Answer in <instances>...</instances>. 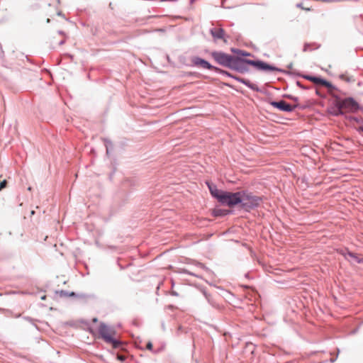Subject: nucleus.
Listing matches in <instances>:
<instances>
[{
	"mask_svg": "<svg viewBox=\"0 0 363 363\" xmlns=\"http://www.w3.org/2000/svg\"><path fill=\"white\" fill-rule=\"evenodd\" d=\"M213 60L220 65L228 67L238 72H243L242 58L235 57L221 51H213L211 53Z\"/></svg>",
	"mask_w": 363,
	"mask_h": 363,
	"instance_id": "obj_1",
	"label": "nucleus"
},
{
	"mask_svg": "<svg viewBox=\"0 0 363 363\" xmlns=\"http://www.w3.org/2000/svg\"><path fill=\"white\" fill-rule=\"evenodd\" d=\"M333 97L335 99V105L337 108L336 116L343 114L342 110L354 111L358 108V104L351 97L342 99L335 94Z\"/></svg>",
	"mask_w": 363,
	"mask_h": 363,
	"instance_id": "obj_2",
	"label": "nucleus"
},
{
	"mask_svg": "<svg viewBox=\"0 0 363 363\" xmlns=\"http://www.w3.org/2000/svg\"><path fill=\"white\" fill-rule=\"evenodd\" d=\"M243 67L245 69L242 73L247 72L249 71L248 65H252L256 67L259 70H264L267 72H281V69L274 67L273 65H269L264 62L260 60H252L247 59H243Z\"/></svg>",
	"mask_w": 363,
	"mask_h": 363,
	"instance_id": "obj_3",
	"label": "nucleus"
},
{
	"mask_svg": "<svg viewBox=\"0 0 363 363\" xmlns=\"http://www.w3.org/2000/svg\"><path fill=\"white\" fill-rule=\"evenodd\" d=\"M98 331L101 337L106 342L111 343L115 348H117L119 346L120 342L113 337L116 333L115 330L113 328L101 323L99 327Z\"/></svg>",
	"mask_w": 363,
	"mask_h": 363,
	"instance_id": "obj_4",
	"label": "nucleus"
},
{
	"mask_svg": "<svg viewBox=\"0 0 363 363\" xmlns=\"http://www.w3.org/2000/svg\"><path fill=\"white\" fill-rule=\"evenodd\" d=\"M242 192L235 193L224 191L222 196H219V201L223 204L233 207L238 203H241Z\"/></svg>",
	"mask_w": 363,
	"mask_h": 363,
	"instance_id": "obj_5",
	"label": "nucleus"
},
{
	"mask_svg": "<svg viewBox=\"0 0 363 363\" xmlns=\"http://www.w3.org/2000/svg\"><path fill=\"white\" fill-rule=\"evenodd\" d=\"M192 63L197 67H201L203 69L213 70L215 72L221 73L223 75H227L228 77H231L232 74L225 70H222L218 67H214L211 65L208 61L199 57H194L191 59Z\"/></svg>",
	"mask_w": 363,
	"mask_h": 363,
	"instance_id": "obj_6",
	"label": "nucleus"
},
{
	"mask_svg": "<svg viewBox=\"0 0 363 363\" xmlns=\"http://www.w3.org/2000/svg\"><path fill=\"white\" fill-rule=\"evenodd\" d=\"M241 205L242 207L248 210L257 206L260 202V198L252 194H245L242 193Z\"/></svg>",
	"mask_w": 363,
	"mask_h": 363,
	"instance_id": "obj_7",
	"label": "nucleus"
},
{
	"mask_svg": "<svg viewBox=\"0 0 363 363\" xmlns=\"http://www.w3.org/2000/svg\"><path fill=\"white\" fill-rule=\"evenodd\" d=\"M304 78L313 82L315 84H319L327 87L328 89V92L333 96H335V91H337V89L335 86H333L330 82L320 77L309 75L305 76Z\"/></svg>",
	"mask_w": 363,
	"mask_h": 363,
	"instance_id": "obj_8",
	"label": "nucleus"
},
{
	"mask_svg": "<svg viewBox=\"0 0 363 363\" xmlns=\"http://www.w3.org/2000/svg\"><path fill=\"white\" fill-rule=\"evenodd\" d=\"M209 31L211 36L213 37L214 42L221 40L224 43H228L229 36L225 33L224 29L220 26L212 27Z\"/></svg>",
	"mask_w": 363,
	"mask_h": 363,
	"instance_id": "obj_9",
	"label": "nucleus"
},
{
	"mask_svg": "<svg viewBox=\"0 0 363 363\" xmlns=\"http://www.w3.org/2000/svg\"><path fill=\"white\" fill-rule=\"evenodd\" d=\"M270 104L273 107L285 112H291L298 106V105L291 106L284 100H280L279 101H271Z\"/></svg>",
	"mask_w": 363,
	"mask_h": 363,
	"instance_id": "obj_10",
	"label": "nucleus"
},
{
	"mask_svg": "<svg viewBox=\"0 0 363 363\" xmlns=\"http://www.w3.org/2000/svg\"><path fill=\"white\" fill-rule=\"evenodd\" d=\"M345 257L351 262L353 263H362L363 262V258H359L357 255L353 252L347 251L345 254H343Z\"/></svg>",
	"mask_w": 363,
	"mask_h": 363,
	"instance_id": "obj_11",
	"label": "nucleus"
},
{
	"mask_svg": "<svg viewBox=\"0 0 363 363\" xmlns=\"http://www.w3.org/2000/svg\"><path fill=\"white\" fill-rule=\"evenodd\" d=\"M207 185L212 196L219 201V196H222L224 191L218 190L215 185L208 182H207Z\"/></svg>",
	"mask_w": 363,
	"mask_h": 363,
	"instance_id": "obj_12",
	"label": "nucleus"
},
{
	"mask_svg": "<svg viewBox=\"0 0 363 363\" xmlns=\"http://www.w3.org/2000/svg\"><path fill=\"white\" fill-rule=\"evenodd\" d=\"M230 77H233L235 79H236L237 81L244 84L245 85H246L247 86H248L249 88H250L252 90H257V85L254 84H252L249 80L247 79H242V78H240V77H234V76H231Z\"/></svg>",
	"mask_w": 363,
	"mask_h": 363,
	"instance_id": "obj_13",
	"label": "nucleus"
},
{
	"mask_svg": "<svg viewBox=\"0 0 363 363\" xmlns=\"http://www.w3.org/2000/svg\"><path fill=\"white\" fill-rule=\"evenodd\" d=\"M231 51L240 56L248 57L252 55L251 53L239 49L232 48Z\"/></svg>",
	"mask_w": 363,
	"mask_h": 363,
	"instance_id": "obj_14",
	"label": "nucleus"
},
{
	"mask_svg": "<svg viewBox=\"0 0 363 363\" xmlns=\"http://www.w3.org/2000/svg\"><path fill=\"white\" fill-rule=\"evenodd\" d=\"M228 213V211L220 209V208H216L213 210V214L214 216H224L227 215Z\"/></svg>",
	"mask_w": 363,
	"mask_h": 363,
	"instance_id": "obj_15",
	"label": "nucleus"
},
{
	"mask_svg": "<svg viewBox=\"0 0 363 363\" xmlns=\"http://www.w3.org/2000/svg\"><path fill=\"white\" fill-rule=\"evenodd\" d=\"M183 273L188 274H190V275H193V276H195V277H199L198 274H196L194 272H190L188 269H183Z\"/></svg>",
	"mask_w": 363,
	"mask_h": 363,
	"instance_id": "obj_16",
	"label": "nucleus"
},
{
	"mask_svg": "<svg viewBox=\"0 0 363 363\" xmlns=\"http://www.w3.org/2000/svg\"><path fill=\"white\" fill-rule=\"evenodd\" d=\"M6 184L7 182L5 179L0 182V191L6 187Z\"/></svg>",
	"mask_w": 363,
	"mask_h": 363,
	"instance_id": "obj_17",
	"label": "nucleus"
},
{
	"mask_svg": "<svg viewBox=\"0 0 363 363\" xmlns=\"http://www.w3.org/2000/svg\"><path fill=\"white\" fill-rule=\"evenodd\" d=\"M60 296H69V292L65 291H61Z\"/></svg>",
	"mask_w": 363,
	"mask_h": 363,
	"instance_id": "obj_18",
	"label": "nucleus"
},
{
	"mask_svg": "<svg viewBox=\"0 0 363 363\" xmlns=\"http://www.w3.org/2000/svg\"><path fill=\"white\" fill-rule=\"evenodd\" d=\"M309 46H310V45H309V44L306 43V44L304 45V47H303V51H304V52L308 51V47H309Z\"/></svg>",
	"mask_w": 363,
	"mask_h": 363,
	"instance_id": "obj_19",
	"label": "nucleus"
},
{
	"mask_svg": "<svg viewBox=\"0 0 363 363\" xmlns=\"http://www.w3.org/2000/svg\"><path fill=\"white\" fill-rule=\"evenodd\" d=\"M196 267H197L198 268H199V269H205V267H204L201 263H198V264H196Z\"/></svg>",
	"mask_w": 363,
	"mask_h": 363,
	"instance_id": "obj_20",
	"label": "nucleus"
},
{
	"mask_svg": "<svg viewBox=\"0 0 363 363\" xmlns=\"http://www.w3.org/2000/svg\"><path fill=\"white\" fill-rule=\"evenodd\" d=\"M147 348L148 350H152V344L151 342H148V343L147 344Z\"/></svg>",
	"mask_w": 363,
	"mask_h": 363,
	"instance_id": "obj_21",
	"label": "nucleus"
},
{
	"mask_svg": "<svg viewBox=\"0 0 363 363\" xmlns=\"http://www.w3.org/2000/svg\"><path fill=\"white\" fill-rule=\"evenodd\" d=\"M108 144H110V145H111V142H110V141H106V152H107V154H108V152H109Z\"/></svg>",
	"mask_w": 363,
	"mask_h": 363,
	"instance_id": "obj_22",
	"label": "nucleus"
},
{
	"mask_svg": "<svg viewBox=\"0 0 363 363\" xmlns=\"http://www.w3.org/2000/svg\"><path fill=\"white\" fill-rule=\"evenodd\" d=\"M289 99L294 100V101H298V98L297 97H294V96H289Z\"/></svg>",
	"mask_w": 363,
	"mask_h": 363,
	"instance_id": "obj_23",
	"label": "nucleus"
},
{
	"mask_svg": "<svg viewBox=\"0 0 363 363\" xmlns=\"http://www.w3.org/2000/svg\"><path fill=\"white\" fill-rule=\"evenodd\" d=\"M76 294L74 292H69V296H75Z\"/></svg>",
	"mask_w": 363,
	"mask_h": 363,
	"instance_id": "obj_24",
	"label": "nucleus"
},
{
	"mask_svg": "<svg viewBox=\"0 0 363 363\" xmlns=\"http://www.w3.org/2000/svg\"><path fill=\"white\" fill-rule=\"evenodd\" d=\"M296 84H297V85H298L299 87H301V88H302V89H305V87H304L303 85H301V83H300L299 82H297V83H296Z\"/></svg>",
	"mask_w": 363,
	"mask_h": 363,
	"instance_id": "obj_25",
	"label": "nucleus"
},
{
	"mask_svg": "<svg viewBox=\"0 0 363 363\" xmlns=\"http://www.w3.org/2000/svg\"><path fill=\"white\" fill-rule=\"evenodd\" d=\"M296 84H297V85H298L299 87H301V88H302V89H305V87H304L303 85H301V83H300L299 82H297V83H296Z\"/></svg>",
	"mask_w": 363,
	"mask_h": 363,
	"instance_id": "obj_26",
	"label": "nucleus"
},
{
	"mask_svg": "<svg viewBox=\"0 0 363 363\" xmlns=\"http://www.w3.org/2000/svg\"><path fill=\"white\" fill-rule=\"evenodd\" d=\"M65 43V40H61L60 43H59V45H62Z\"/></svg>",
	"mask_w": 363,
	"mask_h": 363,
	"instance_id": "obj_27",
	"label": "nucleus"
},
{
	"mask_svg": "<svg viewBox=\"0 0 363 363\" xmlns=\"http://www.w3.org/2000/svg\"><path fill=\"white\" fill-rule=\"evenodd\" d=\"M362 132H363V125L359 128Z\"/></svg>",
	"mask_w": 363,
	"mask_h": 363,
	"instance_id": "obj_28",
	"label": "nucleus"
},
{
	"mask_svg": "<svg viewBox=\"0 0 363 363\" xmlns=\"http://www.w3.org/2000/svg\"><path fill=\"white\" fill-rule=\"evenodd\" d=\"M93 321H94V322H97V318H94V319H93Z\"/></svg>",
	"mask_w": 363,
	"mask_h": 363,
	"instance_id": "obj_29",
	"label": "nucleus"
}]
</instances>
